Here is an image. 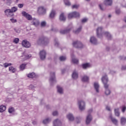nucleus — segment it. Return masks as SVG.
Instances as JSON below:
<instances>
[{"mask_svg": "<svg viewBox=\"0 0 126 126\" xmlns=\"http://www.w3.org/2000/svg\"><path fill=\"white\" fill-rule=\"evenodd\" d=\"M96 36L98 38H102V37H106L108 40L112 39V35L108 32H104L103 31V27H99L96 30Z\"/></svg>", "mask_w": 126, "mask_h": 126, "instance_id": "obj_1", "label": "nucleus"}, {"mask_svg": "<svg viewBox=\"0 0 126 126\" xmlns=\"http://www.w3.org/2000/svg\"><path fill=\"white\" fill-rule=\"evenodd\" d=\"M101 80L104 84V86L105 89V94L106 95H110V94H111V91H110L109 89V85L107 84L108 81L107 75L103 76Z\"/></svg>", "mask_w": 126, "mask_h": 126, "instance_id": "obj_2", "label": "nucleus"}, {"mask_svg": "<svg viewBox=\"0 0 126 126\" xmlns=\"http://www.w3.org/2000/svg\"><path fill=\"white\" fill-rule=\"evenodd\" d=\"M49 39L48 37L42 36H40L38 39L37 40L36 44L37 45H43V46H46L49 44Z\"/></svg>", "mask_w": 126, "mask_h": 126, "instance_id": "obj_3", "label": "nucleus"}, {"mask_svg": "<svg viewBox=\"0 0 126 126\" xmlns=\"http://www.w3.org/2000/svg\"><path fill=\"white\" fill-rule=\"evenodd\" d=\"M80 16V14L79 12L74 11L72 13H70L68 15V18L69 19H71V18H78Z\"/></svg>", "mask_w": 126, "mask_h": 126, "instance_id": "obj_4", "label": "nucleus"}, {"mask_svg": "<svg viewBox=\"0 0 126 126\" xmlns=\"http://www.w3.org/2000/svg\"><path fill=\"white\" fill-rule=\"evenodd\" d=\"M49 82L51 85H53V84H55L56 82H57V80H56V75L55 72L50 73V77L49 79Z\"/></svg>", "mask_w": 126, "mask_h": 126, "instance_id": "obj_5", "label": "nucleus"}, {"mask_svg": "<svg viewBox=\"0 0 126 126\" xmlns=\"http://www.w3.org/2000/svg\"><path fill=\"white\" fill-rule=\"evenodd\" d=\"M79 109L81 111L85 110V102L83 100H79L78 101Z\"/></svg>", "mask_w": 126, "mask_h": 126, "instance_id": "obj_6", "label": "nucleus"}, {"mask_svg": "<svg viewBox=\"0 0 126 126\" xmlns=\"http://www.w3.org/2000/svg\"><path fill=\"white\" fill-rule=\"evenodd\" d=\"M72 45L73 47H78V48H83L84 47V45L81 42L77 40L73 41Z\"/></svg>", "mask_w": 126, "mask_h": 126, "instance_id": "obj_7", "label": "nucleus"}, {"mask_svg": "<svg viewBox=\"0 0 126 126\" xmlns=\"http://www.w3.org/2000/svg\"><path fill=\"white\" fill-rule=\"evenodd\" d=\"M22 45L24 48H30L31 47V43L26 39L22 40Z\"/></svg>", "mask_w": 126, "mask_h": 126, "instance_id": "obj_8", "label": "nucleus"}, {"mask_svg": "<svg viewBox=\"0 0 126 126\" xmlns=\"http://www.w3.org/2000/svg\"><path fill=\"white\" fill-rule=\"evenodd\" d=\"M46 56H47V52H46V51L42 50L39 52V57L41 61H44L46 59Z\"/></svg>", "mask_w": 126, "mask_h": 126, "instance_id": "obj_9", "label": "nucleus"}, {"mask_svg": "<svg viewBox=\"0 0 126 126\" xmlns=\"http://www.w3.org/2000/svg\"><path fill=\"white\" fill-rule=\"evenodd\" d=\"M22 15L23 16H24L25 17H26V18H27V19H28V20H32V16L30 15L29 14L27 13L25 11H23L22 12Z\"/></svg>", "mask_w": 126, "mask_h": 126, "instance_id": "obj_10", "label": "nucleus"}, {"mask_svg": "<svg viewBox=\"0 0 126 126\" xmlns=\"http://www.w3.org/2000/svg\"><path fill=\"white\" fill-rule=\"evenodd\" d=\"M20 58H23V62H24V61L30 59V58H31V55L26 54L25 52L23 53V55L21 56Z\"/></svg>", "mask_w": 126, "mask_h": 126, "instance_id": "obj_11", "label": "nucleus"}, {"mask_svg": "<svg viewBox=\"0 0 126 126\" xmlns=\"http://www.w3.org/2000/svg\"><path fill=\"white\" fill-rule=\"evenodd\" d=\"M32 20L31 23L32 25H34V26H35V27H37V26L39 25L40 23L39 22V20H38L37 19L33 18Z\"/></svg>", "mask_w": 126, "mask_h": 126, "instance_id": "obj_12", "label": "nucleus"}, {"mask_svg": "<svg viewBox=\"0 0 126 126\" xmlns=\"http://www.w3.org/2000/svg\"><path fill=\"white\" fill-rule=\"evenodd\" d=\"M38 12L40 14H45L46 13V9L43 6L39 7L38 9Z\"/></svg>", "mask_w": 126, "mask_h": 126, "instance_id": "obj_13", "label": "nucleus"}, {"mask_svg": "<svg viewBox=\"0 0 126 126\" xmlns=\"http://www.w3.org/2000/svg\"><path fill=\"white\" fill-rule=\"evenodd\" d=\"M92 121V116L91 115L89 114L87 116L86 120V125H89L91 121Z\"/></svg>", "mask_w": 126, "mask_h": 126, "instance_id": "obj_14", "label": "nucleus"}, {"mask_svg": "<svg viewBox=\"0 0 126 126\" xmlns=\"http://www.w3.org/2000/svg\"><path fill=\"white\" fill-rule=\"evenodd\" d=\"M54 126H62V122L59 119H56L53 122Z\"/></svg>", "mask_w": 126, "mask_h": 126, "instance_id": "obj_15", "label": "nucleus"}, {"mask_svg": "<svg viewBox=\"0 0 126 126\" xmlns=\"http://www.w3.org/2000/svg\"><path fill=\"white\" fill-rule=\"evenodd\" d=\"M90 42L92 44H94V45H96V44H97V39H96L95 37L92 36L90 38Z\"/></svg>", "mask_w": 126, "mask_h": 126, "instance_id": "obj_16", "label": "nucleus"}, {"mask_svg": "<svg viewBox=\"0 0 126 126\" xmlns=\"http://www.w3.org/2000/svg\"><path fill=\"white\" fill-rule=\"evenodd\" d=\"M67 118L70 122H72L74 120V117L71 113H69L66 116Z\"/></svg>", "mask_w": 126, "mask_h": 126, "instance_id": "obj_17", "label": "nucleus"}, {"mask_svg": "<svg viewBox=\"0 0 126 126\" xmlns=\"http://www.w3.org/2000/svg\"><path fill=\"white\" fill-rule=\"evenodd\" d=\"M94 88L97 93H99V88L100 87V86L99 85V84L98 83H94Z\"/></svg>", "mask_w": 126, "mask_h": 126, "instance_id": "obj_18", "label": "nucleus"}, {"mask_svg": "<svg viewBox=\"0 0 126 126\" xmlns=\"http://www.w3.org/2000/svg\"><path fill=\"white\" fill-rule=\"evenodd\" d=\"M71 57L72 58V63L77 64L78 63V59L74 58V55L73 54H71Z\"/></svg>", "mask_w": 126, "mask_h": 126, "instance_id": "obj_19", "label": "nucleus"}, {"mask_svg": "<svg viewBox=\"0 0 126 126\" xmlns=\"http://www.w3.org/2000/svg\"><path fill=\"white\" fill-rule=\"evenodd\" d=\"M57 91L59 94H63V89L60 86H57Z\"/></svg>", "mask_w": 126, "mask_h": 126, "instance_id": "obj_20", "label": "nucleus"}, {"mask_svg": "<svg viewBox=\"0 0 126 126\" xmlns=\"http://www.w3.org/2000/svg\"><path fill=\"white\" fill-rule=\"evenodd\" d=\"M72 76L74 79H77V78H78V73L76 71H74L72 73Z\"/></svg>", "mask_w": 126, "mask_h": 126, "instance_id": "obj_21", "label": "nucleus"}, {"mask_svg": "<svg viewBox=\"0 0 126 126\" xmlns=\"http://www.w3.org/2000/svg\"><path fill=\"white\" fill-rule=\"evenodd\" d=\"M82 81L83 82H88L89 81V77L85 75L82 78Z\"/></svg>", "mask_w": 126, "mask_h": 126, "instance_id": "obj_22", "label": "nucleus"}, {"mask_svg": "<svg viewBox=\"0 0 126 126\" xmlns=\"http://www.w3.org/2000/svg\"><path fill=\"white\" fill-rule=\"evenodd\" d=\"M55 16H56V10H52L50 14L49 17L50 18L53 19L55 17Z\"/></svg>", "mask_w": 126, "mask_h": 126, "instance_id": "obj_23", "label": "nucleus"}, {"mask_svg": "<svg viewBox=\"0 0 126 126\" xmlns=\"http://www.w3.org/2000/svg\"><path fill=\"white\" fill-rule=\"evenodd\" d=\"M110 118L112 123L113 124H114L115 125V126H118V120L113 118V117H112L111 115L110 116Z\"/></svg>", "mask_w": 126, "mask_h": 126, "instance_id": "obj_24", "label": "nucleus"}, {"mask_svg": "<svg viewBox=\"0 0 126 126\" xmlns=\"http://www.w3.org/2000/svg\"><path fill=\"white\" fill-rule=\"evenodd\" d=\"M71 30V29H67L66 30H62L60 31L61 34H66L69 33V32Z\"/></svg>", "mask_w": 126, "mask_h": 126, "instance_id": "obj_25", "label": "nucleus"}, {"mask_svg": "<svg viewBox=\"0 0 126 126\" xmlns=\"http://www.w3.org/2000/svg\"><path fill=\"white\" fill-rule=\"evenodd\" d=\"M113 2L112 0H105L104 1L105 5H111Z\"/></svg>", "mask_w": 126, "mask_h": 126, "instance_id": "obj_26", "label": "nucleus"}, {"mask_svg": "<svg viewBox=\"0 0 126 126\" xmlns=\"http://www.w3.org/2000/svg\"><path fill=\"white\" fill-rule=\"evenodd\" d=\"M121 124L122 126H125L126 124V118L124 117H122L121 119Z\"/></svg>", "mask_w": 126, "mask_h": 126, "instance_id": "obj_27", "label": "nucleus"}, {"mask_svg": "<svg viewBox=\"0 0 126 126\" xmlns=\"http://www.w3.org/2000/svg\"><path fill=\"white\" fill-rule=\"evenodd\" d=\"M119 111H120L119 108H115L114 109L115 116H116V117H120V112Z\"/></svg>", "mask_w": 126, "mask_h": 126, "instance_id": "obj_28", "label": "nucleus"}, {"mask_svg": "<svg viewBox=\"0 0 126 126\" xmlns=\"http://www.w3.org/2000/svg\"><path fill=\"white\" fill-rule=\"evenodd\" d=\"M6 110V107L4 105H0V113H2V112H4Z\"/></svg>", "mask_w": 126, "mask_h": 126, "instance_id": "obj_29", "label": "nucleus"}, {"mask_svg": "<svg viewBox=\"0 0 126 126\" xmlns=\"http://www.w3.org/2000/svg\"><path fill=\"white\" fill-rule=\"evenodd\" d=\"M60 20L61 21H65V16H64V14L63 13H62L60 15Z\"/></svg>", "mask_w": 126, "mask_h": 126, "instance_id": "obj_30", "label": "nucleus"}, {"mask_svg": "<svg viewBox=\"0 0 126 126\" xmlns=\"http://www.w3.org/2000/svg\"><path fill=\"white\" fill-rule=\"evenodd\" d=\"M51 122V119L50 118H46V119L44 120L43 121V124L44 125H47V124H49Z\"/></svg>", "mask_w": 126, "mask_h": 126, "instance_id": "obj_31", "label": "nucleus"}, {"mask_svg": "<svg viewBox=\"0 0 126 126\" xmlns=\"http://www.w3.org/2000/svg\"><path fill=\"white\" fill-rule=\"evenodd\" d=\"M9 71H11V72L14 73L15 71H16V69L12 66H10L9 67Z\"/></svg>", "mask_w": 126, "mask_h": 126, "instance_id": "obj_32", "label": "nucleus"}, {"mask_svg": "<svg viewBox=\"0 0 126 126\" xmlns=\"http://www.w3.org/2000/svg\"><path fill=\"white\" fill-rule=\"evenodd\" d=\"M89 66H90V64H89V63H86L82 65V67L84 69L87 68V67H89Z\"/></svg>", "mask_w": 126, "mask_h": 126, "instance_id": "obj_33", "label": "nucleus"}, {"mask_svg": "<svg viewBox=\"0 0 126 126\" xmlns=\"http://www.w3.org/2000/svg\"><path fill=\"white\" fill-rule=\"evenodd\" d=\"M26 66V64L23 63L20 66V70H24L25 69V67Z\"/></svg>", "mask_w": 126, "mask_h": 126, "instance_id": "obj_34", "label": "nucleus"}, {"mask_svg": "<svg viewBox=\"0 0 126 126\" xmlns=\"http://www.w3.org/2000/svg\"><path fill=\"white\" fill-rule=\"evenodd\" d=\"M4 12L6 14V15H9V14H10V13H12V12H11V10L10 9H6L4 11Z\"/></svg>", "mask_w": 126, "mask_h": 126, "instance_id": "obj_35", "label": "nucleus"}, {"mask_svg": "<svg viewBox=\"0 0 126 126\" xmlns=\"http://www.w3.org/2000/svg\"><path fill=\"white\" fill-rule=\"evenodd\" d=\"M28 77L29 78H33V77H35V74L33 72L30 73L28 74Z\"/></svg>", "mask_w": 126, "mask_h": 126, "instance_id": "obj_36", "label": "nucleus"}, {"mask_svg": "<svg viewBox=\"0 0 126 126\" xmlns=\"http://www.w3.org/2000/svg\"><path fill=\"white\" fill-rule=\"evenodd\" d=\"M59 60L61 61V62H64V61L66 60V57L65 56H61Z\"/></svg>", "mask_w": 126, "mask_h": 126, "instance_id": "obj_37", "label": "nucleus"}, {"mask_svg": "<svg viewBox=\"0 0 126 126\" xmlns=\"http://www.w3.org/2000/svg\"><path fill=\"white\" fill-rule=\"evenodd\" d=\"M13 42L14 43V44H18L19 43V38H15L13 39Z\"/></svg>", "mask_w": 126, "mask_h": 126, "instance_id": "obj_38", "label": "nucleus"}, {"mask_svg": "<svg viewBox=\"0 0 126 126\" xmlns=\"http://www.w3.org/2000/svg\"><path fill=\"white\" fill-rule=\"evenodd\" d=\"M64 2L65 5H67L68 6H69L71 4L70 2L68 0H64Z\"/></svg>", "mask_w": 126, "mask_h": 126, "instance_id": "obj_39", "label": "nucleus"}, {"mask_svg": "<svg viewBox=\"0 0 126 126\" xmlns=\"http://www.w3.org/2000/svg\"><path fill=\"white\" fill-rule=\"evenodd\" d=\"M14 112V108L13 107H10L8 109V112L10 114H11L12 113H13Z\"/></svg>", "mask_w": 126, "mask_h": 126, "instance_id": "obj_40", "label": "nucleus"}, {"mask_svg": "<svg viewBox=\"0 0 126 126\" xmlns=\"http://www.w3.org/2000/svg\"><path fill=\"white\" fill-rule=\"evenodd\" d=\"M12 64H11V63H4L3 64V65L4 66V67L6 68L8 66H10V65H12Z\"/></svg>", "mask_w": 126, "mask_h": 126, "instance_id": "obj_41", "label": "nucleus"}, {"mask_svg": "<svg viewBox=\"0 0 126 126\" xmlns=\"http://www.w3.org/2000/svg\"><path fill=\"white\" fill-rule=\"evenodd\" d=\"M126 111V105H123L122 107V113H125Z\"/></svg>", "mask_w": 126, "mask_h": 126, "instance_id": "obj_42", "label": "nucleus"}, {"mask_svg": "<svg viewBox=\"0 0 126 126\" xmlns=\"http://www.w3.org/2000/svg\"><path fill=\"white\" fill-rule=\"evenodd\" d=\"M11 11L12 13V12H15V11H17V8L15 7H13V8H11Z\"/></svg>", "mask_w": 126, "mask_h": 126, "instance_id": "obj_43", "label": "nucleus"}, {"mask_svg": "<svg viewBox=\"0 0 126 126\" xmlns=\"http://www.w3.org/2000/svg\"><path fill=\"white\" fill-rule=\"evenodd\" d=\"M76 122L77 124H79V123H80V121H81V117H76Z\"/></svg>", "mask_w": 126, "mask_h": 126, "instance_id": "obj_44", "label": "nucleus"}, {"mask_svg": "<svg viewBox=\"0 0 126 126\" xmlns=\"http://www.w3.org/2000/svg\"><path fill=\"white\" fill-rule=\"evenodd\" d=\"M14 31L16 32V33H17L18 34H19L20 33L21 31L20 29L15 28Z\"/></svg>", "mask_w": 126, "mask_h": 126, "instance_id": "obj_45", "label": "nucleus"}, {"mask_svg": "<svg viewBox=\"0 0 126 126\" xmlns=\"http://www.w3.org/2000/svg\"><path fill=\"white\" fill-rule=\"evenodd\" d=\"M81 31V27H80L77 30H76V31H75V34H77L78 33H79V32Z\"/></svg>", "mask_w": 126, "mask_h": 126, "instance_id": "obj_46", "label": "nucleus"}, {"mask_svg": "<svg viewBox=\"0 0 126 126\" xmlns=\"http://www.w3.org/2000/svg\"><path fill=\"white\" fill-rule=\"evenodd\" d=\"M79 7V5L78 4H75L72 6V8H78Z\"/></svg>", "mask_w": 126, "mask_h": 126, "instance_id": "obj_47", "label": "nucleus"}, {"mask_svg": "<svg viewBox=\"0 0 126 126\" xmlns=\"http://www.w3.org/2000/svg\"><path fill=\"white\" fill-rule=\"evenodd\" d=\"M55 46L56 47H58V46H59V42H58L57 39H55Z\"/></svg>", "mask_w": 126, "mask_h": 126, "instance_id": "obj_48", "label": "nucleus"}, {"mask_svg": "<svg viewBox=\"0 0 126 126\" xmlns=\"http://www.w3.org/2000/svg\"><path fill=\"white\" fill-rule=\"evenodd\" d=\"M34 89H35V87L32 85H31L29 87V89L30 90H34Z\"/></svg>", "mask_w": 126, "mask_h": 126, "instance_id": "obj_49", "label": "nucleus"}, {"mask_svg": "<svg viewBox=\"0 0 126 126\" xmlns=\"http://www.w3.org/2000/svg\"><path fill=\"white\" fill-rule=\"evenodd\" d=\"M46 23L45 21L42 22L41 23V25L42 27H45L46 26Z\"/></svg>", "mask_w": 126, "mask_h": 126, "instance_id": "obj_50", "label": "nucleus"}, {"mask_svg": "<svg viewBox=\"0 0 126 126\" xmlns=\"http://www.w3.org/2000/svg\"><path fill=\"white\" fill-rule=\"evenodd\" d=\"M120 60H123L124 61H126V57L124 56H120L119 57Z\"/></svg>", "mask_w": 126, "mask_h": 126, "instance_id": "obj_51", "label": "nucleus"}, {"mask_svg": "<svg viewBox=\"0 0 126 126\" xmlns=\"http://www.w3.org/2000/svg\"><path fill=\"white\" fill-rule=\"evenodd\" d=\"M10 21L12 22V23H15L17 22V21L16 19H10Z\"/></svg>", "mask_w": 126, "mask_h": 126, "instance_id": "obj_52", "label": "nucleus"}, {"mask_svg": "<svg viewBox=\"0 0 126 126\" xmlns=\"http://www.w3.org/2000/svg\"><path fill=\"white\" fill-rule=\"evenodd\" d=\"M99 8L101 9V10H104V8L103 7L104 6L103 4H100L99 5Z\"/></svg>", "mask_w": 126, "mask_h": 126, "instance_id": "obj_53", "label": "nucleus"}, {"mask_svg": "<svg viewBox=\"0 0 126 126\" xmlns=\"http://www.w3.org/2000/svg\"><path fill=\"white\" fill-rule=\"evenodd\" d=\"M58 111H55L53 112L52 115L53 116H58Z\"/></svg>", "mask_w": 126, "mask_h": 126, "instance_id": "obj_54", "label": "nucleus"}, {"mask_svg": "<svg viewBox=\"0 0 126 126\" xmlns=\"http://www.w3.org/2000/svg\"><path fill=\"white\" fill-rule=\"evenodd\" d=\"M87 20H88V19H87L86 18H84V19L82 20V22L83 23H84L85 22H86V21H87Z\"/></svg>", "mask_w": 126, "mask_h": 126, "instance_id": "obj_55", "label": "nucleus"}, {"mask_svg": "<svg viewBox=\"0 0 126 126\" xmlns=\"http://www.w3.org/2000/svg\"><path fill=\"white\" fill-rule=\"evenodd\" d=\"M18 7H19V8H22V7H23V4H19L18 5Z\"/></svg>", "mask_w": 126, "mask_h": 126, "instance_id": "obj_56", "label": "nucleus"}, {"mask_svg": "<svg viewBox=\"0 0 126 126\" xmlns=\"http://www.w3.org/2000/svg\"><path fill=\"white\" fill-rule=\"evenodd\" d=\"M120 12H121V11L120 10V9L116 10V14H120Z\"/></svg>", "mask_w": 126, "mask_h": 126, "instance_id": "obj_57", "label": "nucleus"}, {"mask_svg": "<svg viewBox=\"0 0 126 126\" xmlns=\"http://www.w3.org/2000/svg\"><path fill=\"white\" fill-rule=\"evenodd\" d=\"M106 110H107V111H111V108L109 106H106Z\"/></svg>", "mask_w": 126, "mask_h": 126, "instance_id": "obj_58", "label": "nucleus"}, {"mask_svg": "<svg viewBox=\"0 0 126 126\" xmlns=\"http://www.w3.org/2000/svg\"><path fill=\"white\" fill-rule=\"evenodd\" d=\"M125 69H126V66H123L122 67V70H125Z\"/></svg>", "mask_w": 126, "mask_h": 126, "instance_id": "obj_59", "label": "nucleus"}, {"mask_svg": "<svg viewBox=\"0 0 126 126\" xmlns=\"http://www.w3.org/2000/svg\"><path fill=\"white\" fill-rule=\"evenodd\" d=\"M92 111H93L92 109H91L88 110L89 115H90V114H91V113H92Z\"/></svg>", "mask_w": 126, "mask_h": 126, "instance_id": "obj_60", "label": "nucleus"}, {"mask_svg": "<svg viewBox=\"0 0 126 126\" xmlns=\"http://www.w3.org/2000/svg\"><path fill=\"white\" fill-rule=\"evenodd\" d=\"M65 71V69H63L62 70V73H64Z\"/></svg>", "mask_w": 126, "mask_h": 126, "instance_id": "obj_61", "label": "nucleus"}, {"mask_svg": "<svg viewBox=\"0 0 126 126\" xmlns=\"http://www.w3.org/2000/svg\"><path fill=\"white\" fill-rule=\"evenodd\" d=\"M32 124H33V125H37V122H36V121H33V122H32Z\"/></svg>", "mask_w": 126, "mask_h": 126, "instance_id": "obj_62", "label": "nucleus"}, {"mask_svg": "<svg viewBox=\"0 0 126 126\" xmlns=\"http://www.w3.org/2000/svg\"><path fill=\"white\" fill-rule=\"evenodd\" d=\"M125 21L126 23V17H125Z\"/></svg>", "mask_w": 126, "mask_h": 126, "instance_id": "obj_63", "label": "nucleus"}, {"mask_svg": "<svg viewBox=\"0 0 126 126\" xmlns=\"http://www.w3.org/2000/svg\"><path fill=\"white\" fill-rule=\"evenodd\" d=\"M111 15H109V16H108V17H111Z\"/></svg>", "mask_w": 126, "mask_h": 126, "instance_id": "obj_64", "label": "nucleus"}]
</instances>
